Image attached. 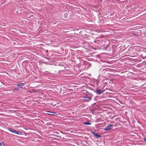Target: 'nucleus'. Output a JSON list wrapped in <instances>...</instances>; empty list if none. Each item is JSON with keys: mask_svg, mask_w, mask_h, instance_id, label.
I'll use <instances>...</instances> for the list:
<instances>
[{"mask_svg": "<svg viewBox=\"0 0 146 146\" xmlns=\"http://www.w3.org/2000/svg\"><path fill=\"white\" fill-rule=\"evenodd\" d=\"M113 125L112 124L109 125L107 126L104 129V130L106 131L110 130L112 129Z\"/></svg>", "mask_w": 146, "mask_h": 146, "instance_id": "obj_2", "label": "nucleus"}, {"mask_svg": "<svg viewBox=\"0 0 146 146\" xmlns=\"http://www.w3.org/2000/svg\"><path fill=\"white\" fill-rule=\"evenodd\" d=\"M24 84L22 83H20L19 84H18L17 85V86H19L21 88H22L23 86L24 85Z\"/></svg>", "mask_w": 146, "mask_h": 146, "instance_id": "obj_6", "label": "nucleus"}, {"mask_svg": "<svg viewBox=\"0 0 146 146\" xmlns=\"http://www.w3.org/2000/svg\"><path fill=\"white\" fill-rule=\"evenodd\" d=\"M95 92L98 95H100L102 93V90L100 89L96 90Z\"/></svg>", "mask_w": 146, "mask_h": 146, "instance_id": "obj_5", "label": "nucleus"}, {"mask_svg": "<svg viewBox=\"0 0 146 146\" xmlns=\"http://www.w3.org/2000/svg\"><path fill=\"white\" fill-rule=\"evenodd\" d=\"M105 91V90H102V93H103Z\"/></svg>", "mask_w": 146, "mask_h": 146, "instance_id": "obj_11", "label": "nucleus"}, {"mask_svg": "<svg viewBox=\"0 0 146 146\" xmlns=\"http://www.w3.org/2000/svg\"><path fill=\"white\" fill-rule=\"evenodd\" d=\"M47 112L50 113H48V114L50 115H53V116H55L56 115H57V113L56 112H51L50 111H47Z\"/></svg>", "mask_w": 146, "mask_h": 146, "instance_id": "obj_4", "label": "nucleus"}, {"mask_svg": "<svg viewBox=\"0 0 146 146\" xmlns=\"http://www.w3.org/2000/svg\"><path fill=\"white\" fill-rule=\"evenodd\" d=\"M92 133L97 138H99L101 137H102V136L101 135H100L96 133H94V132H92Z\"/></svg>", "mask_w": 146, "mask_h": 146, "instance_id": "obj_3", "label": "nucleus"}, {"mask_svg": "<svg viewBox=\"0 0 146 146\" xmlns=\"http://www.w3.org/2000/svg\"><path fill=\"white\" fill-rule=\"evenodd\" d=\"M95 42H97V40H96L94 41Z\"/></svg>", "mask_w": 146, "mask_h": 146, "instance_id": "obj_14", "label": "nucleus"}, {"mask_svg": "<svg viewBox=\"0 0 146 146\" xmlns=\"http://www.w3.org/2000/svg\"><path fill=\"white\" fill-rule=\"evenodd\" d=\"M84 98H85L86 99L85 100V101L86 102L90 101L92 99L91 98L89 97H84Z\"/></svg>", "mask_w": 146, "mask_h": 146, "instance_id": "obj_7", "label": "nucleus"}, {"mask_svg": "<svg viewBox=\"0 0 146 146\" xmlns=\"http://www.w3.org/2000/svg\"><path fill=\"white\" fill-rule=\"evenodd\" d=\"M45 72H49L48 71H45Z\"/></svg>", "mask_w": 146, "mask_h": 146, "instance_id": "obj_13", "label": "nucleus"}, {"mask_svg": "<svg viewBox=\"0 0 146 146\" xmlns=\"http://www.w3.org/2000/svg\"><path fill=\"white\" fill-rule=\"evenodd\" d=\"M101 42V40H99Z\"/></svg>", "mask_w": 146, "mask_h": 146, "instance_id": "obj_15", "label": "nucleus"}, {"mask_svg": "<svg viewBox=\"0 0 146 146\" xmlns=\"http://www.w3.org/2000/svg\"><path fill=\"white\" fill-rule=\"evenodd\" d=\"M145 33L146 34V33Z\"/></svg>", "mask_w": 146, "mask_h": 146, "instance_id": "obj_16", "label": "nucleus"}, {"mask_svg": "<svg viewBox=\"0 0 146 146\" xmlns=\"http://www.w3.org/2000/svg\"><path fill=\"white\" fill-rule=\"evenodd\" d=\"M19 90L18 88L16 87L13 90V92H15Z\"/></svg>", "mask_w": 146, "mask_h": 146, "instance_id": "obj_9", "label": "nucleus"}, {"mask_svg": "<svg viewBox=\"0 0 146 146\" xmlns=\"http://www.w3.org/2000/svg\"><path fill=\"white\" fill-rule=\"evenodd\" d=\"M144 140L145 141H146V139L145 138L144 139Z\"/></svg>", "mask_w": 146, "mask_h": 146, "instance_id": "obj_12", "label": "nucleus"}, {"mask_svg": "<svg viewBox=\"0 0 146 146\" xmlns=\"http://www.w3.org/2000/svg\"><path fill=\"white\" fill-rule=\"evenodd\" d=\"M8 130L14 133H15L19 135H21L22 134V133L21 132L15 130L14 129H13L11 128H9L8 129Z\"/></svg>", "mask_w": 146, "mask_h": 146, "instance_id": "obj_1", "label": "nucleus"}, {"mask_svg": "<svg viewBox=\"0 0 146 146\" xmlns=\"http://www.w3.org/2000/svg\"><path fill=\"white\" fill-rule=\"evenodd\" d=\"M4 144L0 142V146H4Z\"/></svg>", "mask_w": 146, "mask_h": 146, "instance_id": "obj_10", "label": "nucleus"}, {"mask_svg": "<svg viewBox=\"0 0 146 146\" xmlns=\"http://www.w3.org/2000/svg\"><path fill=\"white\" fill-rule=\"evenodd\" d=\"M83 124L84 125H90L91 123L88 122H84L83 123Z\"/></svg>", "mask_w": 146, "mask_h": 146, "instance_id": "obj_8", "label": "nucleus"}]
</instances>
